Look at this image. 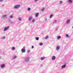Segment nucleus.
<instances>
[{
  "mask_svg": "<svg viewBox=\"0 0 73 73\" xmlns=\"http://www.w3.org/2000/svg\"><path fill=\"white\" fill-rule=\"evenodd\" d=\"M20 5H15L14 7V8L15 9L16 8H20Z\"/></svg>",
  "mask_w": 73,
  "mask_h": 73,
  "instance_id": "1",
  "label": "nucleus"
},
{
  "mask_svg": "<svg viewBox=\"0 0 73 73\" xmlns=\"http://www.w3.org/2000/svg\"><path fill=\"white\" fill-rule=\"evenodd\" d=\"M9 27H5L4 29L3 30V31H7L8 30V29H9Z\"/></svg>",
  "mask_w": 73,
  "mask_h": 73,
  "instance_id": "2",
  "label": "nucleus"
},
{
  "mask_svg": "<svg viewBox=\"0 0 73 73\" xmlns=\"http://www.w3.org/2000/svg\"><path fill=\"white\" fill-rule=\"evenodd\" d=\"M21 52H22V53H24L26 52L25 51V49L24 48H22L21 49Z\"/></svg>",
  "mask_w": 73,
  "mask_h": 73,
  "instance_id": "3",
  "label": "nucleus"
},
{
  "mask_svg": "<svg viewBox=\"0 0 73 73\" xmlns=\"http://www.w3.org/2000/svg\"><path fill=\"white\" fill-rule=\"evenodd\" d=\"M56 59V57L55 56H53L52 57V60H54Z\"/></svg>",
  "mask_w": 73,
  "mask_h": 73,
  "instance_id": "4",
  "label": "nucleus"
},
{
  "mask_svg": "<svg viewBox=\"0 0 73 73\" xmlns=\"http://www.w3.org/2000/svg\"><path fill=\"white\" fill-rule=\"evenodd\" d=\"M66 67V64H64L62 66V68H64Z\"/></svg>",
  "mask_w": 73,
  "mask_h": 73,
  "instance_id": "5",
  "label": "nucleus"
},
{
  "mask_svg": "<svg viewBox=\"0 0 73 73\" xmlns=\"http://www.w3.org/2000/svg\"><path fill=\"white\" fill-rule=\"evenodd\" d=\"M5 66V64H3L1 65V67L2 68H3Z\"/></svg>",
  "mask_w": 73,
  "mask_h": 73,
  "instance_id": "6",
  "label": "nucleus"
},
{
  "mask_svg": "<svg viewBox=\"0 0 73 73\" xmlns=\"http://www.w3.org/2000/svg\"><path fill=\"white\" fill-rule=\"evenodd\" d=\"M29 58L28 57L27 58L26 60H25V61L26 62H27V61H29V60H28V59H29Z\"/></svg>",
  "mask_w": 73,
  "mask_h": 73,
  "instance_id": "7",
  "label": "nucleus"
},
{
  "mask_svg": "<svg viewBox=\"0 0 73 73\" xmlns=\"http://www.w3.org/2000/svg\"><path fill=\"white\" fill-rule=\"evenodd\" d=\"M7 15H3L2 16V18H5V17H7Z\"/></svg>",
  "mask_w": 73,
  "mask_h": 73,
  "instance_id": "8",
  "label": "nucleus"
},
{
  "mask_svg": "<svg viewBox=\"0 0 73 73\" xmlns=\"http://www.w3.org/2000/svg\"><path fill=\"white\" fill-rule=\"evenodd\" d=\"M33 18L32 17H30L29 18V21H31V20H32V19Z\"/></svg>",
  "mask_w": 73,
  "mask_h": 73,
  "instance_id": "9",
  "label": "nucleus"
},
{
  "mask_svg": "<svg viewBox=\"0 0 73 73\" xmlns=\"http://www.w3.org/2000/svg\"><path fill=\"white\" fill-rule=\"evenodd\" d=\"M39 14V13H36V17H38V15Z\"/></svg>",
  "mask_w": 73,
  "mask_h": 73,
  "instance_id": "10",
  "label": "nucleus"
},
{
  "mask_svg": "<svg viewBox=\"0 0 73 73\" xmlns=\"http://www.w3.org/2000/svg\"><path fill=\"white\" fill-rule=\"evenodd\" d=\"M57 38V40H59V39H60V38H61V36H58Z\"/></svg>",
  "mask_w": 73,
  "mask_h": 73,
  "instance_id": "11",
  "label": "nucleus"
},
{
  "mask_svg": "<svg viewBox=\"0 0 73 73\" xmlns=\"http://www.w3.org/2000/svg\"><path fill=\"white\" fill-rule=\"evenodd\" d=\"M44 58H44V57H41V60H44Z\"/></svg>",
  "mask_w": 73,
  "mask_h": 73,
  "instance_id": "12",
  "label": "nucleus"
},
{
  "mask_svg": "<svg viewBox=\"0 0 73 73\" xmlns=\"http://www.w3.org/2000/svg\"><path fill=\"white\" fill-rule=\"evenodd\" d=\"M68 2H69L70 3H72V1L71 0H69Z\"/></svg>",
  "mask_w": 73,
  "mask_h": 73,
  "instance_id": "13",
  "label": "nucleus"
},
{
  "mask_svg": "<svg viewBox=\"0 0 73 73\" xmlns=\"http://www.w3.org/2000/svg\"><path fill=\"white\" fill-rule=\"evenodd\" d=\"M18 20L19 21H21V18L20 17H19L18 18Z\"/></svg>",
  "mask_w": 73,
  "mask_h": 73,
  "instance_id": "14",
  "label": "nucleus"
},
{
  "mask_svg": "<svg viewBox=\"0 0 73 73\" xmlns=\"http://www.w3.org/2000/svg\"><path fill=\"white\" fill-rule=\"evenodd\" d=\"M43 45V43L42 42H41L39 43V45L41 46V45Z\"/></svg>",
  "mask_w": 73,
  "mask_h": 73,
  "instance_id": "15",
  "label": "nucleus"
},
{
  "mask_svg": "<svg viewBox=\"0 0 73 73\" xmlns=\"http://www.w3.org/2000/svg\"><path fill=\"white\" fill-rule=\"evenodd\" d=\"M59 49H60V47H59V46H58L57 47V50H58Z\"/></svg>",
  "mask_w": 73,
  "mask_h": 73,
  "instance_id": "16",
  "label": "nucleus"
},
{
  "mask_svg": "<svg viewBox=\"0 0 73 73\" xmlns=\"http://www.w3.org/2000/svg\"><path fill=\"white\" fill-rule=\"evenodd\" d=\"M30 52H31V50H28L27 51V53H29Z\"/></svg>",
  "mask_w": 73,
  "mask_h": 73,
  "instance_id": "17",
  "label": "nucleus"
},
{
  "mask_svg": "<svg viewBox=\"0 0 73 73\" xmlns=\"http://www.w3.org/2000/svg\"><path fill=\"white\" fill-rule=\"evenodd\" d=\"M36 40H39V38L38 37L36 38Z\"/></svg>",
  "mask_w": 73,
  "mask_h": 73,
  "instance_id": "18",
  "label": "nucleus"
},
{
  "mask_svg": "<svg viewBox=\"0 0 73 73\" xmlns=\"http://www.w3.org/2000/svg\"><path fill=\"white\" fill-rule=\"evenodd\" d=\"M32 21L33 22H35V19H33L32 20Z\"/></svg>",
  "mask_w": 73,
  "mask_h": 73,
  "instance_id": "19",
  "label": "nucleus"
},
{
  "mask_svg": "<svg viewBox=\"0 0 73 73\" xmlns=\"http://www.w3.org/2000/svg\"><path fill=\"white\" fill-rule=\"evenodd\" d=\"M28 11H30L31 10V8H29L28 9Z\"/></svg>",
  "mask_w": 73,
  "mask_h": 73,
  "instance_id": "20",
  "label": "nucleus"
},
{
  "mask_svg": "<svg viewBox=\"0 0 73 73\" xmlns=\"http://www.w3.org/2000/svg\"><path fill=\"white\" fill-rule=\"evenodd\" d=\"M52 16H53V15H51L50 16V18H52Z\"/></svg>",
  "mask_w": 73,
  "mask_h": 73,
  "instance_id": "21",
  "label": "nucleus"
},
{
  "mask_svg": "<svg viewBox=\"0 0 73 73\" xmlns=\"http://www.w3.org/2000/svg\"><path fill=\"white\" fill-rule=\"evenodd\" d=\"M66 37H69V35H68L66 34Z\"/></svg>",
  "mask_w": 73,
  "mask_h": 73,
  "instance_id": "22",
  "label": "nucleus"
},
{
  "mask_svg": "<svg viewBox=\"0 0 73 73\" xmlns=\"http://www.w3.org/2000/svg\"><path fill=\"white\" fill-rule=\"evenodd\" d=\"M48 38V36H47L45 38V39H47Z\"/></svg>",
  "mask_w": 73,
  "mask_h": 73,
  "instance_id": "23",
  "label": "nucleus"
},
{
  "mask_svg": "<svg viewBox=\"0 0 73 73\" xmlns=\"http://www.w3.org/2000/svg\"><path fill=\"white\" fill-rule=\"evenodd\" d=\"M15 48L14 47H13V50H15Z\"/></svg>",
  "mask_w": 73,
  "mask_h": 73,
  "instance_id": "24",
  "label": "nucleus"
},
{
  "mask_svg": "<svg viewBox=\"0 0 73 73\" xmlns=\"http://www.w3.org/2000/svg\"><path fill=\"white\" fill-rule=\"evenodd\" d=\"M16 58V56H14V58Z\"/></svg>",
  "mask_w": 73,
  "mask_h": 73,
  "instance_id": "25",
  "label": "nucleus"
},
{
  "mask_svg": "<svg viewBox=\"0 0 73 73\" xmlns=\"http://www.w3.org/2000/svg\"><path fill=\"white\" fill-rule=\"evenodd\" d=\"M44 9H45L44 8H43V9H42V11H44Z\"/></svg>",
  "mask_w": 73,
  "mask_h": 73,
  "instance_id": "26",
  "label": "nucleus"
},
{
  "mask_svg": "<svg viewBox=\"0 0 73 73\" xmlns=\"http://www.w3.org/2000/svg\"><path fill=\"white\" fill-rule=\"evenodd\" d=\"M10 17H11V18H12V17H13V16L11 15V16H10Z\"/></svg>",
  "mask_w": 73,
  "mask_h": 73,
  "instance_id": "27",
  "label": "nucleus"
},
{
  "mask_svg": "<svg viewBox=\"0 0 73 73\" xmlns=\"http://www.w3.org/2000/svg\"><path fill=\"white\" fill-rule=\"evenodd\" d=\"M70 21V20H69L68 21H67V23H68H68H69V22Z\"/></svg>",
  "mask_w": 73,
  "mask_h": 73,
  "instance_id": "28",
  "label": "nucleus"
},
{
  "mask_svg": "<svg viewBox=\"0 0 73 73\" xmlns=\"http://www.w3.org/2000/svg\"><path fill=\"white\" fill-rule=\"evenodd\" d=\"M32 49H33L34 48V46H32L31 47Z\"/></svg>",
  "mask_w": 73,
  "mask_h": 73,
  "instance_id": "29",
  "label": "nucleus"
},
{
  "mask_svg": "<svg viewBox=\"0 0 73 73\" xmlns=\"http://www.w3.org/2000/svg\"><path fill=\"white\" fill-rule=\"evenodd\" d=\"M60 3H61V4H62V2L61 1H60Z\"/></svg>",
  "mask_w": 73,
  "mask_h": 73,
  "instance_id": "30",
  "label": "nucleus"
},
{
  "mask_svg": "<svg viewBox=\"0 0 73 73\" xmlns=\"http://www.w3.org/2000/svg\"><path fill=\"white\" fill-rule=\"evenodd\" d=\"M3 1V0H0V2H1V1Z\"/></svg>",
  "mask_w": 73,
  "mask_h": 73,
  "instance_id": "31",
  "label": "nucleus"
},
{
  "mask_svg": "<svg viewBox=\"0 0 73 73\" xmlns=\"http://www.w3.org/2000/svg\"><path fill=\"white\" fill-rule=\"evenodd\" d=\"M37 1V0H35V2H36V1Z\"/></svg>",
  "mask_w": 73,
  "mask_h": 73,
  "instance_id": "32",
  "label": "nucleus"
},
{
  "mask_svg": "<svg viewBox=\"0 0 73 73\" xmlns=\"http://www.w3.org/2000/svg\"><path fill=\"white\" fill-rule=\"evenodd\" d=\"M5 38V36H4V37H3V38L4 39V38Z\"/></svg>",
  "mask_w": 73,
  "mask_h": 73,
  "instance_id": "33",
  "label": "nucleus"
},
{
  "mask_svg": "<svg viewBox=\"0 0 73 73\" xmlns=\"http://www.w3.org/2000/svg\"><path fill=\"white\" fill-rule=\"evenodd\" d=\"M54 22H55V23H56V22H57V21H56V20H55V21H54Z\"/></svg>",
  "mask_w": 73,
  "mask_h": 73,
  "instance_id": "34",
  "label": "nucleus"
},
{
  "mask_svg": "<svg viewBox=\"0 0 73 73\" xmlns=\"http://www.w3.org/2000/svg\"><path fill=\"white\" fill-rule=\"evenodd\" d=\"M4 5H2L3 7H4Z\"/></svg>",
  "mask_w": 73,
  "mask_h": 73,
  "instance_id": "35",
  "label": "nucleus"
},
{
  "mask_svg": "<svg viewBox=\"0 0 73 73\" xmlns=\"http://www.w3.org/2000/svg\"><path fill=\"white\" fill-rule=\"evenodd\" d=\"M45 20H46V21L47 20V19H45Z\"/></svg>",
  "mask_w": 73,
  "mask_h": 73,
  "instance_id": "36",
  "label": "nucleus"
},
{
  "mask_svg": "<svg viewBox=\"0 0 73 73\" xmlns=\"http://www.w3.org/2000/svg\"><path fill=\"white\" fill-rule=\"evenodd\" d=\"M1 56H0V58H1Z\"/></svg>",
  "mask_w": 73,
  "mask_h": 73,
  "instance_id": "37",
  "label": "nucleus"
},
{
  "mask_svg": "<svg viewBox=\"0 0 73 73\" xmlns=\"http://www.w3.org/2000/svg\"><path fill=\"white\" fill-rule=\"evenodd\" d=\"M72 28L73 29V26L72 27Z\"/></svg>",
  "mask_w": 73,
  "mask_h": 73,
  "instance_id": "38",
  "label": "nucleus"
}]
</instances>
